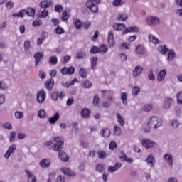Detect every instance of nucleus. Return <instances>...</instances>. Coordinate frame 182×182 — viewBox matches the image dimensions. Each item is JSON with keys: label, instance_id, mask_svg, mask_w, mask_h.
I'll return each instance as SVG.
<instances>
[{"label": "nucleus", "instance_id": "052dcab7", "mask_svg": "<svg viewBox=\"0 0 182 182\" xmlns=\"http://www.w3.org/2000/svg\"><path fill=\"white\" fill-rule=\"evenodd\" d=\"M122 161H125V163H128V164H132V163H134V159L127 156Z\"/></svg>", "mask_w": 182, "mask_h": 182}, {"label": "nucleus", "instance_id": "37998d69", "mask_svg": "<svg viewBox=\"0 0 182 182\" xmlns=\"http://www.w3.org/2000/svg\"><path fill=\"white\" fill-rule=\"evenodd\" d=\"M24 15L25 13L23 11V9H22L18 13H14L12 14V16H14V18H23Z\"/></svg>", "mask_w": 182, "mask_h": 182}, {"label": "nucleus", "instance_id": "cd10ccee", "mask_svg": "<svg viewBox=\"0 0 182 182\" xmlns=\"http://www.w3.org/2000/svg\"><path fill=\"white\" fill-rule=\"evenodd\" d=\"M60 117L59 113H55L53 117L49 119V123H50V124H55V123L59 120Z\"/></svg>", "mask_w": 182, "mask_h": 182}, {"label": "nucleus", "instance_id": "e433bc0d", "mask_svg": "<svg viewBox=\"0 0 182 182\" xmlns=\"http://www.w3.org/2000/svg\"><path fill=\"white\" fill-rule=\"evenodd\" d=\"M25 172L28 178H31V182H36V177H35V175L31 173V171H29L28 169H26Z\"/></svg>", "mask_w": 182, "mask_h": 182}, {"label": "nucleus", "instance_id": "79ce46f5", "mask_svg": "<svg viewBox=\"0 0 182 182\" xmlns=\"http://www.w3.org/2000/svg\"><path fill=\"white\" fill-rule=\"evenodd\" d=\"M148 79L151 80V82H154L156 80V77L154 76V73H153V69H150L148 72Z\"/></svg>", "mask_w": 182, "mask_h": 182}, {"label": "nucleus", "instance_id": "20e7f679", "mask_svg": "<svg viewBox=\"0 0 182 182\" xmlns=\"http://www.w3.org/2000/svg\"><path fill=\"white\" fill-rule=\"evenodd\" d=\"M86 6L94 14H97V12H99V6L90 0L86 2Z\"/></svg>", "mask_w": 182, "mask_h": 182}, {"label": "nucleus", "instance_id": "58836bf2", "mask_svg": "<svg viewBox=\"0 0 182 182\" xmlns=\"http://www.w3.org/2000/svg\"><path fill=\"white\" fill-rule=\"evenodd\" d=\"M119 49H121V50H129V49H130V43H122L119 46Z\"/></svg>", "mask_w": 182, "mask_h": 182}, {"label": "nucleus", "instance_id": "680f3d73", "mask_svg": "<svg viewBox=\"0 0 182 182\" xmlns=\"http://www.w3.org/2000/svg\"><path fill=\"white\" fill-rule=\"evenodd\" d=\"M109 150H114L117 147V144L115 141H111L109 144Z\"/></svg>", "mask_w": 182, "mask_h": 182}, {"label": "nucleus", "instance_id": "4c0bfd02", "mask_svg": "<svg viewBox=\"0 0 182 182\" xmlns=\"http://www.w3.org/2000/svg\"><path fill=\"white\" fill-rule=\"evenodd\" d=\"M16 137V132L12 131L11 132H10L9 136V142L10 143H14V141H15V138Z\"/></svg>", "mask_w": 182, "mask_h": 182}, {"label": "nucleus", "instance_id": "b1692460", "mask_svg": "<svg viewBox=\"0 0 182 182\" xmlns=\"http://www.w3.org/2000/svg\"><path fill=\"white\" fill-rule=\"evenodd\" d=\"M81 117H83L84 119H89V117H90V110L87 108H84L81 111Z\"/></svg>", "mask_w": 182, "mask_h": 182}, {"label": "nucleus", "instance_id": "ddd939ff", "mask_svg": "<svg viewBox=\"0 0 182 182\" xmlns=\"http://www.w3.org/2000/svg\"><path fill=\"white\" fill-rule=\"evenodd\" d=\"M172 102H173V99L170 97L165 98V100L164 101V105H163V108L164 109V110H168V109H170V107H171Z\"/></svg>", "mask_w": 182, "mask_h": 182}, {"label": "nucleus", "instance_id": "a211bd4d", "mask_svg": "<svg viewBox=\"0 0 182 182\" xmlns=\"http://www.w3.org/2000/svg\"><path fill=\"white\" fill-rule=\"evenodd\" d=\"M164 160L168 163L170 167H173V155L170 154H165L163 156Z\"/></svg>", "mask_w": 182, "mask_h": 182}, {"label": "nucleus", "instance_id": "5fc2aeb1", "mask_svg": "<svg viewBox=\"0 0 182 182\" xmlns=\"http://www.w3.org/2000/svg\"><path fill=\"white\" fill-rule=\"evenodd\" d=\"M55 32L57 33V35H62V33H65V30L60 26H58V27L55 29Z\"/></svg>", "mask_w": 182, "mask_h": 182}, {"label": "nucleus", "instance_id": "c756f323", "mask_svg": "<svg viewBox=\"0 0 182 182\" xmlns=\"http://www.w3.org/2000/svg\"><path fill=\"white\" fill-rule=\"evenodd\" d=\"M101 136L105 139L110 136V130L108 128L102 129L100 132Z\"/></svg>", "mask_w": 182, "mask_h": 182}, {"label": "nucleus", "instance_id": "8fccbe9b", "mask_svg": "<svg viewBox=\"0 0 182 182\" xmlns=\"http://www.w3.org/2000/svg\"><path fill=\"white\" fill-rule=\"evenodd\" d=\"M55 12H58V14H60V12H63V6L60 4L55 5L54 8Z\"/></svg>", "mask_w": 182, "mask_h": 182}, {"label": "nucleus", "instance_id": "13d9d810", "mask_svg": "<svg viewBox=\"0 0 182 182\" xmlns=\"http://www.w3.org/2000/svg\"><path fill=\"white\" fill-rule=\"evenodd\" d=\"M51 97L53 99V100H58V99H59V92L55 91L53 92H51Z\"/></svg>", "mask_w": 182, "mask_h": 182}, {"label": "nucleus", "instance_id": "0eeeda50", "mask_svg": "<svg viewBox=\"0 0 182 182\" xmlns=\"http://www.w3.org/2000/svg\"><path fill=\"white\" fill-rule=\"evenodd\" d=\"M45 55L42 52L36 53L33 55V58L35 59V66H38L39 63H41V60L43 59Z\"/></svg>", "mask_w": 182, "mask_h": 182}, {"label": "nucleus", "instance_id": "6ab92c4d", "mask_svg": "<svg viewBox=\"0 0 182 182\" xmlns=\"http://www.w3.org/2000/svg\"><path fill=\"white\" fill-rule=\"evenodd\" d=\"M48 15H49V11L47 9H43V11L38 10L37 12L38 18H48Z\"/></svg>", "mask_w": 182, "mask_h": 182}, {"label": "nucleus", "instance_id": "603ef678", "mask_svg": "<svg viewBox=\"0 0 182 182\" xmlns=\"http://www.w3.org/2000/svg\"><path fill=\"white\" fill-rule=\"evenodd\" d=\"M99 49L101 53H107V50H109V48H107V46L103 44L99 48Z\"/></svg>", "mask_w": 182, "mask_h": 182}, {"label": "nucleus", "instance_id": "412c9836", "mask_svg": "<svg viewBox=\"0 0 182 182\" xmlns=\"http://www.w3.org/2000/svg\"><path fill=\"white\" fill-rule=\"evenodd\" d=\"M166 75H167L166 70H161L157 75V79L159 82H162V80H164V79H166Z\"/></svg>", "mask_w": 182, "mask_h": 182}, {"label": "nucleus", "instance_id": "49530a36", "mask_svg": "<svg viewBox=\"0 0 182 182\" xmlns=\"http://www.w3.org/2000/svg\"><path fill=\"white\" fill-rule=\"evenodd\" d=\"M97 156L100 159H106L107 157V154L105 151H98Z\"/></svg>", "mask_w": 182, "mask_h": 182}, {"label": "nucleus", "instance_id": "6e6552de", "mask_svg": "<svg viewBox=\"0 0 182 182\" xmlns=\"http://www.w3.org/2000/svg\"><path fill=\"white\" fill-rule=\"evenodd\" d=\"M108 45L109 48H114L115 45L114 34L112 31H109L108 33Z\"/></svg>", "mask_w": 182, "mask_h": 182}, {"label": "nucleus", "instance_id": "473e14b6", "mask_svg": "<svg viewBox=\"0 0 182 182\" xmlns=\"http://www.w3.org/2000/svg\"><path fill=\"white\" fill-rule=\"evenodd\" d=\"M79 75L82 79H86L87 77V70L85 68H80L79 70Z\"/></svg>", "mask_w": 182, "mask_h": 182}, {"label": "nucleus", "instance_id": "c03bdc74", "mask_svg": "<svg viewBox=\"0 0 182 182\" xmlns=\"http://www.w3.org/2000/svg\"><path fill=\"white\" fill-rule=\"evenodd\" d=\"M100 53V49L99 48V47L96 46H93L91 48V50L90 51V53H92V55H95L96 53Z\"/></svg>", "mask_w": 182, "mask_h": 182}, {"label": "nucleus", "instance_id": "f257e3e1", "mask_svg": "<svg viewBox=\"0 0 182 182\" xmlns=\"http://www.w3.org/2000/svg\"><path fill=\"white\" fill-rule=\"evenodd\" d=\"M53 141L55 143L53 146V149L54 151H58V158L60 160L65 163L69 161V156L66 152H65V151L62 150V149H63V141L62 140V138L55 136L53 138Z\"/></svg>", "mask_w": 182, "mask_h": 182}, {"label": "nucleus", "instance_id": "69168bd1", "mask_svg": "<svg viewBox=\"0 0 182 182\" xmlns=\"http://www.w3.org/2000/svg\"><path fill=\"white\" fill-rule=\"evenodd\" d=\"M14 2L8 1L7 3H6L5 6L6 8H7V9H12V8H14Z\"/></svg>", "mask_w": 182, "mask_h": 182}, {"label": "nucleus", "instance_id": "39448f33", "mask_svg": "<svg viewBox=\"0 0 182 182\" xmlns=\"http://www.w3.org/2000/svg\"><path fill=\"white\" fill-rule=\"evenodd\" d=\"M46 99V92L44 90H41L37 94V102L38 103L42 104Z\"/></svg>", "mask_w": 182, "mask_h": 182}, {"label": "nucleus", "instance_id": "9b49d317", "mask_svg": "<svg viewBox=\"0 0 182 182\" xmlns=\"http://www.w3.org/2000/svg\"><path fill=\"white\" fill-rule=\"evenodd\" d=\"M52 5H53L52 0H43L39 4L40 8H43V9L50 7Z\"/></svg>", "mask_w": 182, "mask_h": 182}, {"label": "nucleus", "instance_id": "e2e57ef3", "mask_svg": "<svg viewBox=\"0 0 182 182\" xmlns=\"http://www.w3.org/2000/svg\"><path fill=\"white\" fill-rule=\"evenodd\" d=\"M16 119H22L23 117V112H16L14 114Z\"/></svg>", "mask_w": 182, "mask_h": 182}, {"label": "nucleus", "instance_id": "f704fd0d", "mask_svg": "<svg viewBox=\"0 0 182 182\" xmlns=\"http://www.w3.org/2000/svg\"><path fill=\"white\" fill-rule=\"evenodd\" d=\"M121 100L123 105H124V106H127V93L126 92L121 93Z\"/></svg>", "mask_w": 182, "mask_h": 182}, {"label": "nucleus", "instance_id": "a878e982", "mask_svg": "<svg viewBox=\"0 0 182 182\" xmlns=\"http://www.w3.org/2000/svg\"><path fill=\"white\" fill-rule=\"evenodd\" d=\"M98 60H99V58H97V57H92L90 58L91 69L92 70H95V69H96V68L97 67Z\"/></svg>", "mask_w": 182, "mask_h": 182}, {"label": "nucleus", "instance_id": "4d7b16f0", "mask_svg": "<svg viewBox=\"0 0 182 182\" xmlns=\"http://www.w3.org/2000/svg\"><path fill=\"white\" fill-rule=\"evenodd\" d=\"M153 109V105L146 104L143 107L144 112H150Z\"/></svg>", "mask_w": 182, "mask_h": 182}, {"label": "nucleus", "instance_id": "9d476101", "mask_svg": "<svg viewBox=\"0 0 182 182\" xmlns=\"http://www.w3.org/2000/svg\"><path fill=\"white\" fill-rule=\"evenodd\" d=\"M141 143L142 146L145 147V149H151L152 147H154V144H156V142L146 139H142Z\"/></svg>", "mask_w": 182, "mask_h": 182}, {"label": "nucleus", "instance_id": "72a5a7b5", "mask_svg": "<svg viewBox=\"0 0 182 182\" xmlns=\"http://www.w3.org/2000/svg\"><path fill=\"white\" fill-rule=\"evenodd\" d=\"M95 170L99 173H103V171L106 170V168L105 167V166H103V164H98L95 166Z\"/></svg>", "mask_w": 182, "mask_h": 182}, {"label": "nucleus", "instance_id": "4468645a", "mask_svg": "<svg viewBox=\"0 0 182 182\" xmlns=\"http://www.w3.org/2000/svg\"><path fill=\"white\" fill-rule=\"evenodd\" d=\"M143 72V67L136 66L134 70L132 71V75L134 77H137V76H140Z\"/></svg>", "mask_w": 182, "mask_h": 182}, {"label": "nucleus", "instance_id": "6e6d98bb", "mask_svg": "<svg viewBox=\"0 0 182 182\" xmlns=\"http://www.w3.org/2000/svg\"><path fill=\"white\" fill-rule=\"evenodd\" d=\"M29 49H31V41H26L24 42V50L26 52H28V51H29Z\"/></svg>", "mask_w": 182, "mask_h": 182}, {"label": "nucleus", "instance_id": "7ed1b4c3", "mask_svg": "<svg viewBox=\"0 0 182 182\" xmlns=\"http://www.w3.org/2000/svg\"><path fill=\"white\" fill-rule=\"evenodd\" d=\"M160 22V18L157 16H150L146 19V23L148 26H157Z\"/></svg>", "mask_w": 182, "mask_h": 182}, {"label": "nucleus", "instance_id": "2f4dec72", "mask_svg": "<svg viewBox=\"0 0 182 182\" xmlns=\"http://www.w3.org/2000/svg\"><path fill=\"white\" fill-rule=\"evenodd\" d=\"M114 136H122V128L120 127L117 125L114 127Z\"/></svg>", "mask_w": 182, "mask_h": 182}, {"label": "nucleus", "instance_id": "3c124183", "mask_svg": "<svg viewBox=\"0 0 182 182\" xmlns=\"http://www.w3.org/2000/svg\"><path fill=\"white\" fill-rule=\"evenodd\" d=\"M70 16L69 15V13H68V11H63L62 14L61 19L62 21H68V19H69Z\"/></svg>", "mask_w": 182, "mask_h": 182}, {"label": "nucleus", "instance_id": "2eb2a0df", "mask_svg": "<svg viewBox=\"0 0 182 182\" xmlns=\"http://www.w3.org/2000/svg\"><path fill=\"white\" fill-rule=\"evenodd\" d=\"M36 10H35L34 8L28 7V9H24L23 12L26 14V15L31 16V18H33L35 16V12Z\"/></svg>", "mask_w": 182, "mask_h": 182}, {"label": "nucleus", "instance_id": "f03ea898", "mask_svg": "<svg viewBox=\"0 0 182 182\" xmlns=\"http://www.w3.org/2000/svg\"><path fill=\"white\" fill-rule=\"evenodd\" d=\"M162 125L163 119L156 116L151 117V118H149V120L148 122L149 128L145 129V132L146 133H149L150 132V129H151V127L154 129V130H156V129H159V127H161V126Z\"/></svg>", "mask_w": 182, "mask_h": 182}, {"label": "nucleus", "instance_id": "c9c22d12", "mask_svg": "<svg viewBox=\"0 0 182 182\" xmlns=\"http://www.w3.org/2000/svg\"><path fill=\"white\" fill-rule=\"evenodd\" d=\"M176 54L174 52V50H169V52L168 53V60L171 61L174 58H176Z\"/></svg>", "mask_w": 182, "mask_h": 182}, {"label": "nucleus", "instance_id": "7c9ffc66", "mask_svg": "<svg viewBox=\"0 0 182 182\" xmlns=\"http://www.w3.org/2000/svg\"><path fill=\"white\" fill-rule=\"evenodd\" d=\"M149 39L150 42H151L152 43H154V45H157V43H159V42H160V40H159V38H157V37H156L151 34H150L149 36Z\"/></svg>", "mask_w": 182, "mask_h": 182}, {"label": "nucleus", "instance_id": "864d4df0", "mask_svg": "<svg viewBox=\"0 0 182 182\" xmlns=\"http://www.w3.org/2000/svg\"><path fill=\"white\" fill-rule=\"evenodd\" d=\"M140 93V87L135 86L132 89V95L134 96H137Z\"/></svg>", "mask_w": 182, "mask_h": 182}, {"label": "nucleus", "instance_id": "5701e85b", "mask_svg": "<svg viewBox=\"0 0 182 182\" xmlns=\"http://www.w3.org/2000/svg\"><path fill=\"white\" fill-rule=\"evenodd\" d=\"M62 173L65 176H68V177H73L75 176V173L70 170L69 168H63L61 169Z\"/></svg>", "mask_w": 182, "mask_h": 182}, {"label": "nucleus", "instance_id": "f3484780", "mask_svg": "<svg viewBox=\"0 0 182 182\" xmlns=\"http://www.w3.org/2000/svg\"><path fill=\"white\" fill-rule=\"evenodd\" d=\"M130 32H139V28H137V26L128 27L122 31V35H126V33H129Z\"/></svg>", "mask_w": 182, "mask_h": 182}, {"label": "nucleus", "instance_id": "393cba45", "mask_svg": "<svg viewBox=\"0 0 182 182\" xmlns=\"http://www.w3.org/2000/svg\"><path fill=\"white\" fill-rule=\"evenodd\" d=\"M117 122L119 123V126H125L126 125V120L119 113H117Z\"/></svg>", "mask_w": 182, "mask_h": 182}, {"label": "nucleus", "instance_id": "4be33fe9", "mask_svg": "<svg viewBox=\"0 0 182 182\" xmlns=\"http://www.w3.org/2000/svg\"><path fill=\"white\" fill-rule=\"evenodd\" d=\"M40 166L43 168H46L49 167V166H50V159H43L40 162Z\"/></svg>", "mask_w": 182, "mask_h": 182}, {"label": "nucleus", "instance_id": "0e129e2a", "mask_svg": "<svg viewBox=\"0 0 182 182\" xmlns=\"http://www.w3.org/2000/svg\"><path fill=\"white\" fill-rule=\"evenodd\" d=\"M4 129H7V130H12V125L9 122H6L3 125Z\"/></svg>", "mask_w": 182, "mask_h": 182}, {"label": "nucleus", "instance_id": "ea45409f", "mask_svg": "<svg viewBox=\"0 0 182 182\" xmlns=\"http://www.w3.org/2000/svg\"><path fill=\"white\" fill-rule=\"evenodd\" d=\"M117 19L118 21H122V22H124V21H127V19H129V16H127V14H121L119 15L118 17H117Z\"/></svg>", "mask_w": 182, "mask_h": 182}, {"label": "nucleus", "instance_id": "423d86ee", "mask_svg": "<svg viewBox=\"0 0 182 182\" xmlns=\"http://www.w3.org/2000/svg\"><path fill=\"white\" fill-rule=\"evenodd\" d=\"M62 75H68L70 76L75 73V67L70 66L69 68L64 67L61 69Z\"/></svg>", "mask_w": 182, "mask_h": 182}, {"label": "nucleus", "instance_id": "338daca9", "mask_svg": "<svg viewBox=\"0 0 182 182\" xmlns=\"http://www.w3.org/2000/svg\"><path fill=\"white\" fill-rule=\"evenodd\" d=\"M75 26L76 29H80V28H82V21H80V20H77L75 23Z\"/></svg>", "mask_w": 182, "mask_h": 182}, {"label": "nucleus", "instance_id": "c85d7f7f", "mask_svg": "<svg viewBox=\"0 0 182 182\" xmlns=\"http://www.w3.org/2000/svg\"><path fill=\"white\" fill-rule=\"evenodd\" d=\"M158 50L159 53H161V55H166L168 52V48H167V46L166 45L164 46H160L158 47Z\"/></svg>", "mask_w": 182, "mask_h": 182}, {"label": "nucleus", "instance_id": "f8f14e48", "mask_svg": "<svg viewBox=\"0 0 182 182\" xmlns=\"http://www.w3.org/2000/svg\"><path fill=\"white\" fill-rule=\"evenodd\" d=\"M146 161L148 166H149V167H151V168H153V167H154V166L156 164V159H154V156H153V154H149L147 156Z\"/></svg>", "mask_w": 182, "mask_h": 182}, {"label": "nucleus", "instance_id": "a18cd8bd", "mask_svg": "<svg viewBox=\"0 0 182 182\" xmlns=\"http://www.w3.org/2000/svg\"><path fill=\"white\" fill-rule=\"evenodd\" d=\"M48 62L50 65H57L58 64V58L55 55L50 56Z\"/></svg>", "mask_w": 182, "mask_h": 182}, {"label": "nucleus", "instance_id": "bb28decb", "mask_svg": "<svg viewBox=\"0 0 182 182\" xmlns=\"http://www.w3.org/2000/svg\"><path fill=\"white\" fill-rule=\"evenodd\" d=\"M136 53L138 55H144L146 53V49L141 45H138L135 50Z\"/></svg>", "mask_w": 182, "mask_h": 182}, {"label": "nucleus", "instance_id": "bf43d9fd", "mask_svg": "<svg viewBox=\"0 0 182 182\" xmlns=\"http://www.w3.org/2000/svg\"><path fill=\"white\" fill-rule=\"evenodd\" d=\"M127 155H126V153H124V151H121L118 155V156L119 157L121 161H123Z\"/></svg>", "mask_w": 182, "mask_h": 182}, {"label": "nucleus", "instance_id": "1a4fd4ad", "mask_svg": "<svg viewBox=\"0 0 182 182\" xmlns=\"http://www.w3.org/2000/svg\"><path fill=\"white\" fill-rule=\"evenodd\" d=\"M15 150H16V144H13L12 145L9 146L8 150L4 154V158L9 159V157H11V154L15 152Z\"/></svg>", "mask_w": 182, "mask_h": 182}, {"label": "nucleus", "instance_id": "de8ad7c7", "mask_svg": "<svg viewBox=\"0 0 182 182\" xmlns=\"http://www.w3.org/2000/svg\"><path fill=\"white\" fill-rule=\"evenodd\" d=\"M83 58H86V53L79 51L78 53H76V56H75L76 59H83Z\"/></svg>", "mask_w": 182, "mask_h": 182}, {"label": "nucleus", "instance_id": "aec40b11", "mask_svg": "<svg viewBox=\"0 0 182 182\" xmlns=\"http://www.w3.org/2000/svg\"><path fill=\"white\" fill-rule=\"evenodd\" d=\"M53 86H55V80L50 78L46 82V87L48 90H52Z\"/></svg>", "mask_w": 182, "mask_h": 182}, {"label": "nucleus", "instance_id": "774afa93", "mask_svg": "<svg viewBox=\"0 0 182 182\" xmlns=\"http://www.w3.org/2000/svg\"><path fill=\"white\" fill-rule=\"evenodd\" d=\"M177 100L179 105H182V92H179L177 94Z\"/></svg>", "mask_w": 182, "mask_h": 182}, {"label": "nucleus", "instance_id": "a19ab883", "mask_svg": "<svg viewBox=\"0 0 182 182\" xmlns=\"http://www.w3.org/2000/svg\"><path fill=\"white\" fill-rule=\"evenodd\" d=\"M37 116L40 119H45V117H46V111H45L43 109H40L38 112Z\"/></svg>", "mask_w": 182, "mask_h": 182}, {"label": "nucleus", "instance_id": "dca6fc26", "mask_svg": "<svg viewBox=\"0 0 182 182\" xmlns=\"http://www.w3.org/2000/svg\"><path fill=\"white\" fill-rule=\"evenodd\" d=\"M122 167V163L117 162L115 163L114 166H109L108 171L109 173H114V171H117Z\"/></svg>", "mask_w": 182, "mask_h": 182}, {"label": "nucleus", "instance_id": "09e8293b", "mask_svg": "<svg viewBox=\"0 0 182 182\" xmlns=\"http://www.w3.org/2000/svg\"><path fill=\"white\" fill-rule=\"evenodd\" d=\"M82 87H84V89H90V87H92V82L87 80L82 82Z\"/></svg>", "mask_w": 182, "mask_h": 182}]
</instances>
